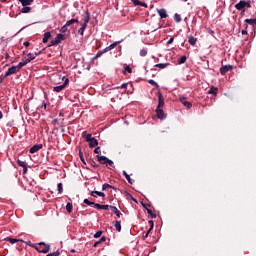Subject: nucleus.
Masks as SVG:
<instances>
[{"label":"nucleus","mask_w":256,"mask_h":256,"mask_svg":"<svg viewBox=\"0 0 256 256\" xmlns=\"http://www.w3.org/2000/svg\"><path fill=\"white\" fill-rule=\"evenodd\" d=\"M83 137L87 143H89V147H97L99 145V142L95 137H93L91 134H87L86 132L83 133Z\"/></svg>","instance_id":"f257e3e1"},{"label":"nucleus","mask_w":256,"mask_h":256,"mask_svg":"<svg viewBox=\"0 0 256 256\" xmlns=\"http://www.w3.org/2000/svg\"><path fill=\"white\" fill-rule=\"evenodd\" d=\"M39 247L36 248V251L39 253H49L51 251V246L49 244H45V242H40Z\"/></svg>","instance_id":"f03ea898"},{"label":"nucleus","mask_w":256,"mask_h":256,"mask_svg":"<svg viewBox=\"0 0 256 256\" xmlns=\"http://www.w3.org/2000/svg\"><path fill=\"white\" fill-rule=\"evenodd\" d=\"M245 7L251 8V2L241 0L239 3H237L235 5V9H237L238 11H243V9H245Z\"/></svg>","instance_id":"7ed1b4c3"},{"label":"nucleus","mask_w":256,"mask_h":256,"mask_svg":"<svg viewBox=\"0 0 256 256\" xmlns=\"http://www.w3.org/2000/svg\"><path fill=\"white\" fill-rule=\"evenodd\" d=\"M97 159L102 165H109L110 167H113V162L106 156L97 155Z\"/></svg>","instance_id":"20e7f679"},{"label":"nucleus","mask_w":256,"mask_h":256,"mask_svg":"<svg viewBox=\"0 0 256 256\" xmlns=\"http://www.w3.org/2000/svg\"><path fill=\"white\" fill-rule=\"evenodd\" d=\"M119 43H121V41H116V42L110 44L108 47H106V48L102 51V53L97 54V56H96L95 58L100 57L101 55H103V53H107L108 51H111V50L115 49V48L119 45Z\"/></svg>","instance_id":"39448f33"},{"label":"nucleus","mask_w":256,"mask_h":256,"mask_svg":"<svg viewBox=\"0 0 256 256\" xmlns=\"http://www.w3.org/2000/svg\"><path fill=\"white\" fill-rule=\"evenodd\" d=\"M18 71H19V67H17V66H12V67H10V68L6 71L4 77H9L10 75H15V73H18Z\"/></svg>","instance_id":"423d86ee"},{"label":"nucleus","mask_w":256,"mask_h":256,"mask_svg":"<svg viewBox=\"0 0 256 256\" xmlns=\"http://www.w3.org/2000/svg\"><path fill=\"white\" fill-rule=\"evenodd\" d=\"M165 107V100H163V94L158 92V106L157 109H163Z\"/></svg>","instance_id":"0eeeda50"},{"label":"nucleus","mask_w":256,"mask_h":256,"mask_svg":"<svg viewBox=\"0 0 256 256\" xmlns=\"http://www.w3.org/2000/svg\"><path fill=\"white\" fill-rule=\"evenodd\" d=\"M87 23H89V17L85 18L84 23L82 24L81 28L78 30L80 35L85 33V29H87Z\"/></svg>","instance_id":"6e6552de"},{"label":"nucleus","mask_w":256,"mask_h":256,"mask_svg":"<svg viewBox=\"0 0 256 256\" xmlns=\"http://www.w3.org/2000/svg\"><path fill=\"white\" fill-rule=\"evenodd\" d=\"M158 15L160 16V19H167L168 15H167V10L165 9H158L157 10Z\"/></svg>","instance_id":"1a4fd4ad"},{"label":"nucleus","mask_w":256,"mask_h":256,"mask_svg":"<svg viewBox=\"0 0 256 256\" xmlns=\"http://www.w3.org/2000/svg\"><path fill=\"white\" fill-rule=\"evenodd\" d=\"M233 69V66L231 65H225L220 68V72L222 75H225V73L231 71Z\"/></svg>","instance_id":"9d476101"},{"label":"nucleus","mask_w":256,"mask_h":256,"mask_svg":"<svg viewBox=\"0 0 256 256\" xmlns=\"http://www.w3.org/2000/svg\"><path fill=\"white\" fill-rule=\"evenodd\" d=\"M40 149H43V145L42 144H36L33 147L30 148V153L34 154L37 153V151H40Z\"/></svg>","instance_id":"9b49d317"},{"label":"nucleus","mask_w":256,"mask_h":256,"mask_svg":"<svg viewBox=\"0 0 256 256\" xmlns=\"http://www.w3.org/2000/svg\"><path fill=\"white\" fill-rule=\"evenodd\" d=\"M156 113H157V117L158 119H165L167 116L165 115V113L163 112L162 108H157L156 109Z\"/></svg>","instance_id":"f8f14e48"},{"label":"nucleus","mask_w":256,"mask_h":256,"mask_svg":"<svg viewBox=\"0 0 256 256\" xmlns=\"http://www.w3.org/2000/svg\"><path fill=\"white\" fill-rule=\"evenodd\" d=\"M56 43H61V41H65V39H67V36L64 34H57L56 36Z\"/></svg>","instance_id":"ddd939ff"},{"label":"nucleus","mask_w":256,"mask_h":256,"mask_svg":"<svg viewBox=\"0 0 256 256\" xmlns=\"http://www.w3.org/2000/svg\"><path fill=\"white\" fill-rule=\"evenodd\" d=\"M20 3H22L23 7H29L33 3V0H18Z\"/></svg>","instance_id":"4468645a"},{"label":"nucleus","mask_w":256,"mask_h":256,"mask_svg":"<svg viewBox=\"0 0 256 256\" xmlns=\"http://www.w3.org/2000/svg\"><path fill=\"white\" fill-rule=\"evenodd\" d=\"M49 39H51V32L44 33L43 39H42L43 43H47V41H49Z\"/></svg>","instance_id":"2eb2a0df"},{"label":"nucleus","mask_w":256,"mask_h":256,"mask_svg":"<svg viewBox=\"0 0 256 256\" xmlns=\"http://www.w3.org/2000/svg\"><path fill=\"white\" fill-rule=\"evenodd\" d=\"M35 57H37V54L36 55L28 54L24 59L26 60V63H31V61H33Z\"/></svg>","instance_id":"dca6fc26"},{"label":"nucleus","mask_w":256,"mask_h":256,"mask_svg":"<svg viewBox=\"0 0 256 256\" xmlns=\"http://www.w3.org/2000/svg\"><path fill=\"white\" fill-rule=\"evenodd\" d=\"M17 163H18L19 167H23L24 173H27V164L25 163V161L18 160Z\"/></svg>","instance_id":"f3484780"},{"label":"nucleus","mask_w":256,"mask_h":256,"mask_svg":"<svg viewBox=\"0 0 256 256\" xmlns=\"http://www.w3.org/2000/svg\"><path fill=\"white\" fill-rule=\"evenodd\" d=\"M217 91H219V89L217 87H215V86H212L210 88V90L208 91V94L209 95H217Z\"/></svg>","instance_id":"a211bd4d"},{"label":"nucleus","mask_w":256,"mask_h":256,"mask_svg":"<svg viewBox=\"0 0 256 256\" xmlns=\"http://www.w3.org/2000/svg\"><path fill=\"white\" fill-rule=\"evenodd\" d=\"M112 213H115L118 217H121V212L115 206H110Z\"/></svg>","instance_id":"6ab92c4d"},{"label":"nucleus","mask_w":256,"mask_h":256,"mask_svg":"<svg viewBox=\"0 0 256 256\" xmlns=\"http://www.w3.org/2000/svg\"><path fill=\"white\" fill-rule=\"evenodd\" d=\"M27 64H28L27 60H25V58H24L21 62H19V64L16 67H18V70L21 71V68L25 67V65H27Z\"/></svg>","instance_id":"aec40b11"},{"label":"nucleus","mask_w":256,"mask_h":256,"mask_svg":"<svg viewBox=\"0 0 256 256\" xmlns=\"http://www.w3.org/2000/svg\"><path fill=\"white\" fill-rule=\"evenodd\" d=\"M96 195H98V197H105V193H103V192H99V191L91 192L92 197H95Z\"/></svg>","instance_id":"412c9836"},{"label":"nucleus","mask_w":256,"mask_h":256,"mask_svg":"<svg viewBox=\"0 0 256 256\" xmlns=\"http://www.w3.org/2000/svg\"><path fill=\"white\" fill-rule=\"evenodd\" d=\"M73 23H79V20L78 19H70L65 23V25L69 27V26L73 25Z\"/></svg>","instance_id":"4be33fe9"},{"label":"nucleus","mask_w":256,"mask_h":256,"mask_svg":"<svg viewBox=\"0 0 256 256\" xmlns=\"http://www.w3.org/2000/svg\"><path fill=\"white\" fill-rule=\"evenodd\" d=\"M155 67H158V69H165L166 67H169V63L156 64Z\"/></svg>","instance_id":"5701e85b"},{"label":"nucleus","mask_w":256,"mask_h":256,"mask_svg":"<svg viewBox=\"0 0 256 256\" xmlns=\"http://www.w3.org/2000/svg\"><path fill=\"white\" fill-rule=\"evenodd\" d=\"M188 43H190V45H195V43H197V38L190 36L188 38Z\"/></svg>","instance_id":"b1692460"},{"label":"nucleus","mask_w":256,"mask_h":256,"mask_svg":"<svg viewBox=\"0 0 256 256\" xmlns=\"http://www.w3.org/2000/svg\"><path fill=\"white\" fill-rule=\"evenodd\" d=\"M181 103H182V105H183L184 107H187V109H191V107H192L191 102H187V101H185V100H181Z\"/></svg>","instance_id":"393cba45"},{"label":"nucleus","mask_w":256,"mask_h":256,"mask_svg":"<svg viewBox=\"0 0 256 256\" xmlns=\"http://www.w3.org/2000/svg\"><path fill=\"white\" fill-rule=\"evenodd\" d=\"M66 211L68 213H71L73 211V204L68 202L67 205H66Z\"/></svg>","instance_id":"a878e982"},{"label":"nucleus","mask_w":256,"mask_h":256,"mask_svg":"<svg viewBox=\"0 0 256 256\" xmlns=\"http://www.w3.org/2000/svg\"><path fill=\"white\" fill-rule=\"evenodd\" d=\"M63 89H65L64 86H63V85H60V86L54 87L53 90H54L56 93H61V91H63Z\"/></svg>","instance_id":"bb28decb"},{"label":"nucleus","mask_w":256,"mask_h":256,"mask_svg":"<svg viewBox=\"0 0 256 256\" xmlns=\"http://www.w3.org/2000/svg\"><path fill=\"white\" fill-rule=\"evenodd\" d=\"M187 61V56H181L180 59L178 60L179 65H183Z\"/></svg>","instance_id":"cd10ccee"},{"label":"nucleus","mask_w":256,"mask_h":256,"mask_svg":"<svg viewBox=\"0 0 256 256\" xmlns=\"http://www.w3.org/2000/svg\"><path fill=\"white\" fill-rule=\"evenodd\" d=\"M30 11H31V7H28V6H24L21 9V13H29Z\"/></svg>","instance_id":"c85d7f7f"},{"label":"nucleus","mask_w":256,"mask_h":256,"mask_svg":"<svg viewBox=\"0 0 256 256\" xmlns=\"http://www.w3.org/2000/svg\"><path fill=\"white\" fill-rule=\"evenodd\" d=\"M174 20L176 21V23H181V15L175 14L174 15Z\"/></svg>","instance_id":"c756f323"},{"label":"nucleus","mask_w":256,"mask_h":256,"mask_svg":"<svg viewBox=\"0 0 256 256\" xmlns=\"http://www.w3.org/2000/svg\"><path fill=\"white\" fill-rule=\"evenodd\" d=\"M57 189H58V193L61 195V193H63V184L62 183H59L57 185Z\"/></svg>","instance_id":"7c9ffc66"},{"label":"nucleus","mask_w":256,"mask_h":256,"mask_svg":"<svg viewBox=\"0 0 256 256\" xmlns=\"http://www.w3.org/2000/svg\"><path fill=\"white\" fill-rule=\"evenodd\" d=\"M246 23H248L249 25H255L256 19H246Z\"/></svg>","instance_id":"2f4dec72"},{"label":"nucleus","mask_w":256,"mask_h":256,"mask_svg":"<svg viewBox=\"0 0 256 256\" xmlns=\"http://www.w3.org/2000/svg\"><path fill=\"white\" fill-rule=\"evenodd\" d=\"M107 189H111V185H109L107 183L103 184L102 191H107Z\"/></svg>","instance_id":"473e14b6"},{"label":"nucleus","mask_w":256,"mask_h":256,"mask_svg":"<svg viewBox=\"0 0 256 256\" xmlns=\"http://www.w3.org/2000/svg\"><path fill=\"white\" fill-rule=\"evenodd\" d=\"M103 235V231H98L94 234V238L95 239H99V237H101Z\"/></svg>","instance_id":"72a5a7b5"},{"label":"nucleus","mask_w":256,"mask_h":256,"mask_svg":"<svg viewBox=\"0 0 256 256\" xmlns=\"http://www.w3.org/2000/svg\"><path fill=\"white\" fill-rule=\"evenodd\" d=\"M147 213L148 215H151L152 219H155V217H157V215L153 214V210L151 209H147Z\"/></svg>","instance_id":"f704fd0d"},{"label":"nucleus","mask_w":256,"mask_h":256,"mask_svg":"<svg viewBox=\"0 0 256 256\" xmlns=\"http://www.w3.org/2000/svg\"><path fill=\"white\" fill-rule=\"evenodd\" d=\"M132 73L133 72V70L131 69V67H129V66H126L125 68H124V71H123V73Z\"/></svg>","instance_id":"c9c22d12"},{"label":"nucleus","mask_w":256,"mask_h":256,"mask_svg":"<svg viewBox=\"0 0 256 256\" xmlns=\"http://www.w3.org/2000/svg\"><path fill=\"white\" fill-rule=\"evenodd\" d=\"M148 83L150 84V85H154V87H159V85L157 84V82H155V80H148Z\"/></svg>","instance_id":"e433bc0d"},{"label":"nucleus","mask_w":256,"mask_h":256,"mask_svg":"<svg viewBox=\"0 0 256 256\" xmlns=\"http://www.w3.org/2000/svg\"><path fill=\"white\" fill-rule=\"evenodd\" d=\"M146 55H147V50L146 49L140 50V56L141 57H145Z\"/></svg>","instance_id":"4c0bfd02"},{"label":"nucleus","mask_w":256,"mask_h":256,"mask_svg":"<svg viewBox=\"0 0 256 256\" xmlns=\"http://www.w3.org/2000/svg\"><path fill=\"white\" fill-rule=\"evenodd\" d=\"M115 227H116L117 231L121 232V222H116Z\"/></svg>","instance_id":"58836bf2"},{"label":"nucleus","mask_w":256,"mask_h":256,"mask_svg":"<svg viewBox=\"0 0 256 256\" xmlns=\"http://www.w3.org/2000/svg\"><path fill=\"white\" fill-rule=\"evenodd\" d=\"M85 205H95V202L89 201V199H84Z\"/></svg>","instance_id":"ea45409f"},{"label":"nucleus","mask_w":256,"mask_h":256,"mask_svg":"<svg viewBox=\"0 0 256 256\" xmlns=\"http://www.w3.org/2000/svg\"><path fill=\"white\" fill-rule=\"evenodd\" d=\"M67 27L66 24H64V26L60 29L61 33H67Z\"/></svg>","instance_id":"a19ab883"},{"label":"nucleus","mask_w":256,"mask_h":256,"mask_svg":"<svg viewBox=\"0 0 256 256\" xmlns=\"http://www.w3.org/2000/svg\"><path fill=\"white\" fill-rule=\"evenodd\" d=\"M125 179L130 183V185H133V180H131V176L126 175Z\"/></svg>","instance_id":"79ce46f5"},{"label":"nucleus","mask_w":256,"mask_h":256,"mask_svg":"<svg viewBox=\"0 0 256 256\" xmlns=\"http://www.w3.org/2000/svg\"><path fill=\"white\" fill-rule=\"evenodd\" d=\"M67 85H69V78L65 79L64 83L62 84V87H64V89H65V87H67Z\"/></svg>","instance_id":"37998d69"},{"label":"nucleus","mask_w":256,"mask_h":256,"mask_svg":"<svg viewBox=\"0 0 256 256\" xmlns=\"http://www.w3.org/2000/svg\"><path fill=\"white\" fill-rule=\"evenodd\" d=\"M59 255H60L59 251H56V252H53V253H49L46 256H59Z\"/></svg>","instance_id":"c03bdc74"},{"label":"nucleus","mask_w":256,"mask_h":256,"mask_svg":"<svg viewBox=\"0 0 256 256\" xmlns=\"http://www.w3.org/2000/svg\"><path fill=\"white\" fill-rule=\"evenodd\" d=\"M17 242H19V240H18V239H15V238H9V243L14 244V243H17Z\"/></svg>","instance_id":"a18cd8bd"},{"label":"nucleus","mask_w":256,"mask_h":256,"mask_svg":"<svg viewBox=\"0 0 256 256\" xmlns=\"http://www.w3.org/2000/svg\"><path fill=\"white\" fill-rule=\"evenodd\" d=\"M93 205H94L95 209H98V210L102 209L101 204L94 203Z\"/></svg>","instance_id":"49530a36"},{"label":"nucleus","mask_w":256,"mask_h":256,"mask_svg":"<svg viewBox=\"0 0 256 256\" xmlns=\"http://www.w3.org/2000/svg\"><path fill=\"white\" fill-rule=\"evenodd\" d=\"M53 45H59L56 39L51 41L50 47H53Z\"/></svg>","instance_id":"de8ad7c7"},{"label":"nucleus","mask_w":256,"mask_h":256,"mask_svg":"<svg viewBox=\"0 0 256 256\" xmlns=\"http://www.w3.org/2000/svg\"><path fill=\"white\" fill-rule=\"evenodd\" d=\"M94 153L96 155H99V153H101V148H99V147L95 148Z\"/></svg>","instance_id":"09e8293b"},{"label":"nucleus","mask_w":256,"mask_h":256,"mask_svg":"<svg viewBox=\"0 0 256 256\" xmlns=\"http://www.w3.org/2000/svg\"><path fill=\"white\" fill-rule=\"evenodd\" d=\"M132 3L134 5H141V1H139V0H132Z\"/></svg>","instance_id":"8fccbe9b"},{"label":"nucleus","mask_w":256,"mask_h":256,"mask_svg":"<svg viewBox=\"0 0 256 256\" xmlns=\"http://www.w3.org/2000/svg\"><path fill=\"white\" fill-rule=\"evenodd\" d=\"M102 209L107 211V209H111V206H109V205H102Z\"/></svg>","instance_id":"3c124183"},{"label":"nucleus","mask_w":256,"mask_h":256,"mask_svg":"<svg viewBox=\"0 0 256 256\" xmlns=\"http://www.w3.org/2000/svg\"><path fill=\"white\" fill-rule=\"evenodd\" d=\"M121 89H127V83H123V84L121 85Z\"/></svg>","instance_id":"603ef678"},{"label":"nucleus","mask_w":256,"mask_h":256,"mask_svg":"<svg viewBox=\"0 0 256 256\" xmlns=\"http://www.w3.org/2000/svg\"><path fill=\"white\" fill-rule=\"evenodd\" d=\"M173 38H170L169 40H168V42H167V45H171V43H173Z\"/></svg>","instance_id":"864d4df0"},{"label":"nucleus","mask_w":256,"mask_h":256,"mask_svg":"<svg viewBox=\"0 0 256 256\" xmlns=\"http://www.w3.org/2000/svg\"><path fill=\"white\" fill-rule=\"evenodd\" d=\"M99 245H101V242H99V241L94 243V247H98Z\"/></svg>","instance_id":"5fc2aeb1"},{"label":"nucleus","mask_w":256,"mask_h":256,"mask_svg":"<svg viewBox=\"0 0 256 256\" xmlns=\"http://www.w3.org/2000/svg\"><path fill=\"white\" fill-rule=\"evenodd\" d=\"M140 6L141 7H147V4H145V2H140Z\"/></svg>","instance_id":"6e6d98bb"},{"label":"nucleus","mask_w":256,"mask_h":256,"mask_svg":"<svg viewBox=\"0 0 256 256\" xmlns=\"http://www.w3.org/2000/svg\"><path fill=\"white\" fill-rule=\"evenodd\" d=\"M122 173H123L125 178L127 177V175H129V174H127V171H125V170Z\"/></svg>","instance_id":"4d7b16f0"},{"label":"nucleus","mask_w":256,"mask_h":256,"mask_svg":"<svg viewBox=\"0 0 256 256\" xmlns=\"http://www.w3.org/2000/svg\"><path fill=\"white\" fill-rule=\"evenodd\" d=\"M105 241V237H102L98 242L103 243Z\"/></svg>","instance_id":"13d9d810"},{"label":"nucleus","mask_w":256,"mask_h":256,"mask_svg":"<svg viewBox=\"0 0 256 256\" xmlns=\"http://www.w3.org/2000/svg\"><path fill=\"white\" fill-rule=\"evenodd\" d=\"M242 35H247V30H242Z\"/></svg>","instance_id":"bf43d9fd"},{"label":"nucleus","mask_w":256,"mask_h":256,"mask_svg":"<svg viewBox=\"0 0 256 256\" xmlns=\"http://www.w3.org/2000/svg\"><path fill=\"white\" fill-rule=\"evenodd\" d=\"M24 47H29V42H24Z\"/></svg>","instance_id":"052dcab7"},{"label":"nucleus","mask_w":256,"mask_h":256,"mask_svg":"<svg viewBox=\"0 0 256 256\" xmlns=\"http://www.w3.org/2000/svg\"><path fill=\"white\" fill-rule=\"evenodd\" d=\"M0 119H3V113L0 111Z\"/></svg>","instance_id":"680f3d73"},{"label":"nucleus","mask_w":256,"mask_h":256,"mask_svg":"<svg viewBox=\"0 0 256 256\" xmlns=\"http://www.w3.org/2000/svg\"><path fill=\"white\" fill-rule=\"evenodd\" d=\"M150 231H151V230H149V231L146 233L145 237H149Z\"/></svg>","instance_id":"e2e57ef3"},{"label":"nucleus","mask_w":256,"mask_h":256,"mask_svg":"<svg viewBox=\"0 0 256 256\" xmlns=\"http://www.w3.org/2000/svg\"><path fill=\"white\" fill-rule=\"evenodd\" d=\"M5 55H6V56H5V57H6V59H9V54H5Z\"/></svg>","instance_id":"0e129e2a"},{"label":"nucleus","mask_w":256,"mask_h":256,"mask_svg":"<svg viewBox=\"0 0 256 256\" xmlns=\"http://www.w3.org/2000/svg\"><path fill=\"white\" fill-rule=\"evenodd\" d=\"M71 253H75V250H71Z\"/></svg>","instance_id":"69168bd1"}]
</instances>
